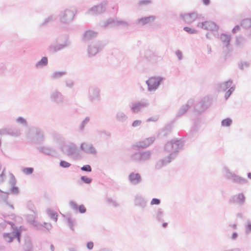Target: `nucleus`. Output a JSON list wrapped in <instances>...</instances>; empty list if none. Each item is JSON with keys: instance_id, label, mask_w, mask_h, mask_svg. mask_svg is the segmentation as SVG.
Returning a JSON list of instances; mask_svg holds the SVG:
<instances>
[{"instance_id": "f257e3e1", "label": "nucleus", "mask_w": 251, "mask_h": 251, "mask_svg": "<svg viewBox=\"0 0 251 251\" xmlns=\"http://www.w3.org/2000/svg\"><path fill=\"white\" fill-rule=\"evenodd\" d=\"M25 137L30 143L33 145L42 144L46 139L45 132L38 126L30 127L25 132Z\"/></svg>"}, {"instance_id": "f03ea898", "label": "nucleus", "mask_w": 251, "mask_h": 251, "mask_svg": "<svg viewBox=\"0 0 251 251\" xmlns=\"http://www.w3.org/2000/svg\"><path fill=\"white\" fill-rule=\"evenodd\" d=\"M184 146V141L181 139L171 140L166 143L164 150L170 153L169 155L174 159L177 155V153Z\"/></svg>"}, {"instance_id": "7ed1b4c3", "label": "nucleus", "mask_w": 251, "mask_h": 251, "mask_svg": "<svg viewBox=\"0 0 251 251\" xmlns=\"http://www.w3.org/2000/svg\"><path fill=\"white\" fill-rule=\"evenodd\" d=\"M61 150L65 155L73 159H77L80 156L76 145L72 142L63 145L61 147Z\"/></svg>"}, {"instance_id": "20e7f679", "label": "nucleus", "mask_w": 251, "mask_h": 251, "mask_svg": "<svg viewBox=\"0 0 251 251\" xmlns=\"http://www.w3.org/2000/svg\"><path fill=\"white\" fill-rule=\"evenodd\" d=\"M76 10L71 8H66L60 12L58 19L62 24H69L72 22L75 15Z\"/></svg>"}, {"instance_id": "39448f33", "label": "nucleus", "mask_w": 251, "mask_h": 251, "mask_svg": "<svg viewBox=\"0 0 251 251\" xmlns=\"http://www.w3.org/2000/svg\"><path fill=\"white\" fill-rule=\"evenodd\" d=\"M211 104L210 99L208 97H204L199 102L195 103L194 112L197 115H201L211 106Z\"/></svg>"}, {"instance_id": "423d86ee", "label": "nucleus", "mask_w": 251, "mask_h": 251, "mask_svg": "<svg viewBox=\"0 0 251 251\" xmlns=\"http://www.w3.org/2000/svg\"><path fill=\"white\" fill-rule=\"evenodd\" d=\"M223 172L225 177L232 181L233 183L239 184H244L248 182V180L247 179L240 176H238L231 172L227 167H224L223 168Z\"/></svg>"}, {"instance_id": "0eeeda50", "label": "nucleus", "mask_w": 251, "mask_h": 251, "mask_svg": "<svg viewBox=\"0 0 251 251\" xmlns=\"http://www.w3.org/2000/svg\"><path fill=\"white\" fill-rule=\"evenodd\" d=\"M164 78L162 76H152L146 81L149 92H155L161 84Z\"/></svg>"}, {"instance_id": "6e6552de", "label": "nucleus", "mask_w": 251, "mask_h": 251, "mask_svg": "<svg viewBox=\"0 0 251 251\" xmlns=\"http://www.w3.org/2000/svg\"><path fill=\"white\" fill-rule=\"evenodd\" d=\"M151 155L152 152L150 151H139L133 154L131 156V159L136 162H144L149 160Z\"/></svg>"}, {"instance_id": "1a4fd4ad", "label": "nucleus", "mask_w": 251, "mask_h": 251, "mask_svg": "<svg viewBox=\"0 0 251 251\" xmlns=\"http://www.w3.org/2000/svg\"><path fill=\"white\" fill-rule=\"evenodd\" d=\"M87 98L91 103H96L100 100V89L95 86L89 87Z\"/></svg>"}, {"instance_id": "9d476101", "label": "nucleus", "mask_w": 251, "mask_h": 251, "mask_svg": "<svg viewBox=\"0 0 251 251\" xmlns=\"http://www.w3.org/2000/svg\"><path fill=\"white\" fill-rule=\"evenodd\" d=\"M104 47V44L101 41L92 42L87 47V52L89 56H94L100 52Z\"/></svg>"}, {"instance_id": "9b49d317", "label": "nucleus", "mask_w": 251, "mask_h": 251, "mask_svg": "<svg viewBox=\"0 0 251 251\" xmlns=\"http://www.w3.org/2000/svg\"><path fill=\"white\" fill-rule=\"evenodd\" d=\"M133 202L135 207L145 209L147 207L148 200L144 195L138 193L134 196Z\"/></svg>"}, {"instance_id": "f8f14e48", "label": "nucleus", "mask_w": 251, "mask_h": 251, "mask_svg": "<svg viewBox=\"0 0 251 251\" xmlns=\"http://www.w3.org/2000/svg\"><path fill=\"white\" fill-rule=\"evenodd\" d=\"M149 102L147 99H143L140 101H136L130 106V109L133 113H138L142 109L147 108L149 106Z\"/></svg>"}, {"instance_id": "ddd939ff", "label": "nucleus", "mask_w": 251, "mask_h": 251, "mask_svg": "<svg viewBox=\"0 0 251 251\" xmlns=\"http://www.w3.org/2000/svg\"><path fill=\"white\" fill-rule=\"evenodd\" d=\"M50 100L55 104L61 105L64 103V97L59 91L54 90L50 94Z\"/></svg>"}, {"instance_id": "4468645a", "label": "nucleus", "mask_w": 251, "mask_h": 251, "mask_svg": "<svg viewBox=\"0 0 251 251\" xmlns=\"http://www.w3.org/2000/svg\"><path fill=\"white\" fill-rule=\"evenodd\" d=\"M112 25L113 27H117L120 25H123L128 27L129 25L127 22L123 20H119L117 19L109 18L102 25L103 27H107L108 25Z\"/></svg>"}, {"instance_id": "2eb2a0df", "label": "nucleus", "mask_w": 251, "mask_h": 251, "mask_svg": "<svg viewBox=\"0 0 251 251\" xmlns=\"http://www.w3.org/2000/svg\"><path fill=\"white\" fill-rule=\"evenodd\" d=\"M105 10V4L102 3L92 7L86 12V14L87 15L94 16L103 13Z\"/></svg>"}, {"instance_id": "dca6fc26", "label": "nucleus", "mask_w": 251, "mask_h": 251, "mask_svg": "<svg viewBox=\"0 0 251 251\" xmlns=\"http://www.w3.org/2000/svg\"><path fill=\"white\" fill-rule=\"evenodd\" d=\"M155 140L154 137H151L146 138L144 140L139 141L135 144L133 145L132 148L134 150H138L140 149H144L152 144Z\"/></svg>"}, {"instance_id": "f3484780", "label": "nucleus", "mask_w": 251, "mask_h": 251, "mask_svg": "<svg viewBox=\"0 0 251 251\" xmlns=\"http://www.w3.org/2000/svg\"><path fill=\"white\" fill-rule=\"evenodd\" d=\"M245 202V197L243 193H239L232 196L229 200V203L231 204H238L240 206L244 204Z\"/></svg>"}, {"instance_id": "a211bd4d", "label": "nucleus", "mask_w": 251, "mask_h": 251, "mask_svg": "<svg viewBox=\"0 0 251 251\" xmlns=\"http://www.w3.org/2000/svg\"><path fill=\"white\" fill-rule=\"evenodd\" d=\"M198 26L207 30L217 31L218 29V26L215 23L211 21L200 23L198 24Z\"/></svg>"}, {"instance_id": "6ab92c4d", "label": "nucleus", "mask_w": 251, "mask_h": 251, "mask_svg": "<svg viewBox=\"0 0 251 251\" xmlns=\"http://www.w3.org/2000/svg\"><path fill=\"white\" fill-rule=\"evenodd\" d=\"M70 44V42L68 39H66L63 44H57L56 45L51 44L49 47V49L50 51L55 52L68 47Z\"/></svg>"}, {"instance_id": "aec40b11", "label": "nucleus", "mask_w": 251, "mask_h": 251, "mask_svg": "<svg viewBox=\"0 0 251 251\" xmlns=\"http://www.w3.org/2000/svg\"><path fill=\"white\" fill-rule=\"evenodd\" d=\"M37 150L40 151V152L46 155L55 156L57 154L56 150L53 148L49 146H39L37 148Z\"/></svg>"}, {"instance_id": "412c9836", "label": "nucleus", "mask_w": 251, "mask_h": 251, "mask_svg": "<svg viewBox=\"0 0 251 251\" xmlns=\"http://www.w3.org/2000/svg\"><path fill=\"white\" fill-rule=\"evenodd\" d=\"M80 150L88 154H96L97 151L92 144L88 143H82L80 146Z\"/></svg>"}, {"instance_id": "4be33fe9", "label": "nucleus", "mask_w": 251, "mask_h": 251, "mask_svg": "<svg viewBox=\"0 0 251 251\" xmlns=\"http://www.w3.org/2000/svg\"><path fill=\"white\" fill-rule=\"evenodd\" d=\"M129 182L134 185H137L142 181V177L138 173L132 172L129 174L128 176Z\"/></svg>"}, {"instance_id": "5701e85b", "label": "nucleus", "mask_w": 251, "mask_h": 251, "mask_svg": "<svg viewBox=\"0 0 251 251\" xmlns=\"http://www.w3.org/2000/svg\"><path fill=\"white\" fill-rule=\"evenodd\" d=\"M173 160H174V159L172 158V157H170V156L169 155L167 157L165 158L158 160L155 165V168L156 170H159L163 168V167H165L166 165H167Z\"/></svg>"}, {"instance_id": "b1692460", "label": "nucleus", "mask_w": 251, "mask_h": 251, "mask_svg": "<svg viewBox=\"0 0 251 251\" xmlns=\"http://www.w3.org/2000/svg\"><path fill=\"white\" fill-rule=\"evenodd\" d=\"M197 13L193 12L187 14H181L180 18L187 24H191L195 21L197 18Z\"/></svg>"}, {"instance_id": "393cba45", "label": "nucleus", "mask_w": 251, "mask_h": 251, "mask_svg": "<svg viewBox=\"0 0 251 251\" xmlns=\"http://www.w3.org/2000/svg\"><path fill=\"white\" fill-rule=\"evenodd\" d=\"M194 103V100L193 99L189 100L187 103L183 104L178 110L176 117H179L183 115L189 109V108Z\"/></svg>"}, {"instance_id": "a878e982", "label": "nucleus", "mask_w": 251, "mask_h": 251, "mask_svg": "<svg viewBox=\"0 0 251 251\" xmlns=\"http://www.w3.org/2000/svg\"><path fill=\"white\" fill-rule=\"evenodd\" d=\"M116 121L120 123H124L128 120V116L127 114L124 111L120 110H118L115 115Z\"/></svg>"}, {"instance_id": "bb28decb", "label": "nucleus", "mask_w": 251, "mask_h": 251, "mask_svg": "<svg viewBox=\"0 0 251 251\" xmlns=\"http://www.w3.org/2000/svg\"><path fill=\"white\" fill-rule=\"evenodd\" d=\"M20 233V230L17 228L13 229V231L10 233H4L3 234V237L5 241L11 243L15 236H18Z\"/></svg>"}, {"instance_id": "cd10ccee", "label": "nucleus", "mask_w": 251, "mask_h": 251, "mask_svg": "<svg viewBox=\"0 0 251 251\" xmlns=\"http://www.w3.org/2000/svg\"><path fill=\"white\" fill-rule=\"evenodd\" d=\"M201 120L200 118H197L194 122L193 126L190 129L189 133V136L193 137L198 132L200 127Z\"/></svg>"}, {"instance_id": "c85d7f7f", "label": "nucleus", "mask_w": 251, "mask_h": 251, "mask_svg": "<svg viewBox=\"0 0 251 251\" xmlns=\"http://www.w3.org/2000/svg\"><path fill=\"white\" fill-rule=\"evenodd\" d=\"M232 83L233 81L231 79H229L223 83H219L218 85L217 89L219 91H226L227 89H229L232 86Z\"/></svg>"}, {"instance_id": "c756f323", "label": "nucleus", "mask_w": 251, "mask_h": 251, "mask_svg": "<svg viewBox=\"0 0 251 251\" xmlns=\"http://www.w3.org/2000/svg\"><path fill=\"white\" fill-rule=\"evenodd\" d=\"M156 17L154 16H150L148 17H142L140 19H138L136 23L138 24H140L141 25H145L146 24H149L152 22H153Z\"/></svg>"}, {"instance_id": "7c9ffc66", "label": "nucleus", "mask_w": 251, "mask_h": 251, "mask_svg": "<svg viewBox=\"0 0 251 251\" xmlns=\"http://www.w3.org/2000/svg\"><path fill=\"white\" fill-rule=\"evenodd\" d=\"M69 204L70 207L75 211H77L78 210L79 213L81 214H83L86 211V209L83 204H81L78 206L77 204L73 201H71L70 202Z\"/></svg>"}, {"instance_id": "2f4dec72", "label": "nucleus", "mask_w": 251, "mask_h": 251, "mask_svg": "<svg viewBox=\"0 0 251 251\" xmlns=\"http://www.w3.org/2000/svg\"><path fill=\"white\" fill-rule=\"evenodd\" d=\"M98 33L95 31L89 30L85 32L83 36V40L84 41H88L95 38Z\"/></svg>"}, {"instance_id": "473e14b6", "label": "nucleus", "mask_w": 251, "mask_h": 251, "mask_svg": "<svg viewBox=\"0 0 251 251\" xmlns=\"http://www.w3.org/2000/svg\"><path fill=\"white\" fill-rule=\"evenodd\" d=\"M153 218L158 222H162L164 221V212L163 210L159 208L154 213L153 216Z\"/></svg>"}, {"instance_id": "72a5a7b5", "label": "nucleus", "mask_w": 251, "mask_h": 251, "mask_svg": "<svg viewBox=\"0 0 251 251\" xmlns=\"http://www.w3.org/2000/svg\"><path fill=\"white\" fill-rule=\"evenodd\" d=\"M172 131V126L168 125L158 131V136L161 137L167 136Z\"/></svg>"}, {"instance_id": "f704fd0d", "label": "nucleus", "mask_w": 251, "mask_h": 251, "mask_svg": "<svg viewBox=\"0 0 251 251\" xmlns=\"http://www.w3.org/2000/svg\"><path fill=\"white\" fill-rule=\"evenodd\" d=\"M220 40L225 45V47L228 48L231 40V36L229 34L222 33L220 35Z\"/></svg>"}, {"instance_id": "c9c22d12", "label": "nucleus", "mask_w": 251, "mask_h": 251, "mask_svg": "<svg viewBox=\"0 0 251 251\" xmlns=\"http://www.w3.org/2000/svg\"><path fill=\"white\" fill-rule=\"evenodd\" d=\"M66 75L67 72L65 71H55L50 75V78L51 80H54L60 79Z\"/></svg>"}, {"instance_id": "e433bc0d", "label": "nucleus", "mask_w": 251, "mask_h": 251, "mask_svg": "<svg viewBox=\"0 0 251 251\" xmlns=\"http://www.w3.org/2000/svg\"><path fill=\"white\" fill-rule=\"evenodd\" d=\"M247 39L241 35L236 37V45L240 48H243L247 43Z\"/></svg>"}, {"instance_id": "4c0bfd02", "label": "nucleus", "mask_w": 251, "mask_h": 251, "mask_svg": "<svg viewBox=\"0 0 251 251\" xmlns=\"http://www.w3.org/2000/svg\"><path fill=\"white\" fill-rule=\"evenodd\" d=\"M31 213L26 215L27 221L31 224L36 226L37 222L35 220L37 217V213L36 211L31 212Z\"/></svg>"}, {"instance_id": "58836bf2", "label": "nucleus", "mask_w": 251, "mask_h": 251, "mask_svg": "<svg viewBox=\"0 0 251 251\" xmlns=\"http://www.w3.org/2000/svg\"><path fill=\"white\" fill-rule=\"evenodd\" d=\"M57 16L54 14H52L45 19L44 21L41 23V26H45L48 24L55 22L57 19Z\"/></svg>"}, {"instance_id": "ea45409f", "label": "nucleus", "mask_w": 251, "mask_h": 251, "mask_svg": "<svg viewBox=\"0 0 251 251\" xmlns=\"http://www.w3.org/2000/svg\"><path fill=\"white\" fill-rule=\"evenodd\" d=\"M21 134V130L18 128L8 127V135L18 137Z\"/></svg>"}, {"instance_id": "a19ab883", "label": "nucleus", "mask_w": 251, "mask_h": 251, "mask_svg": "<svg viewBox=\"0 0 251 251\" xmlns=\"http://www.w3.org/2000/svg\"><path fill=\"white\" fill-rule=\"evenodd\" d=\"M48 64V59L47 57H43L40 61L35 64V67L37 68H43L46 66Z\"/></svg>"}, {"instance_id": "79ce46f5", "label": "nucleus", "mask_w": 251, "mask_h": 251, "mask_svg": "<svg viewBox=\"0 0 251 251\" xmlns=\"http://www.w3.org/2000/svg\"><path fill=\"white\" fill-rule=\"evenodd\" d=\"M66 219L67 221V223L69 226V227L72 230H74V225L75 223V220L73 219L70 214H67L65 216Z\"/></svg>"}, {"instance_id": "37998d69", "label": "nucleus", "mask_w": 251, "mask_h": 251, "mask_svg": "<svg viewBox=\"0 0 251 251\" xmlns=\"http://www.w3.org/2000/svg\"><path fill=\"white\" fill-rule=\"evenodd\" d=\"M90 120V118L88 116H87L85 118V119L82 121L79 126V130L80 132H83L84 130L85 127L88 124Z\"/></svg>"}, {"instance_id": "c03bdc74", "label": "nucleus", "mask_w": 251, "mask_h": 251, "mask_svg": "<svg viewBox=\"0 0 251 251\" xmlns=\"http://www.w3.org/2000/svg\"><path fill=\"white\" fill-rule=\"evenodd\" d=\"M24 250L25 251H32V245L31 241L29 239L25 240L24 245Z\"/></svg>"}, {"instance_id": "a18cd8bd", "label": "nucleus", "mask_w": 251, "mask_h": 251, "mask_svg": "<svg viewBox=\"0 0 251 251\" xmlns=\"http://www.w3.org/2000/svg\"><path fill=\"white\" fill-rule=\"evenodd\" d=\"M241 26L245 28H251V18L245 19L242 20Z\"/></svg>"}, {"instance_id": "49530a36", "label": "nucleus", "mask_w": 251, "mask_h": 251, "mask_svg": "<svg viewBox=\"0 0 251 251\" xmlns=\"http://www.w3.org/2000/svg\"><path fill=\"white\" fill-rule=\"evenodd\" d=\"M16 122L22 126H23L26 127L28 125V123L25 119L23 118V117H18L16 119Z\"/></svg>"}, {"instance_id": "de8ad7c7", "label": "nucleus", "mask_w": 251, "mask_h": 251, "mask_svg": "<svg viewBox=\"0 0 251 251\" xmlns=\"http://www.w3.org/2000/svg\"><path fill=\"white\" fill-rule=\"evenodd\" d=\"M47 213L48 216L53 220H54L55 222H56L57 220V214L56 212H54V211L49 209L47 210Z\"/></svg>"}, {"instance_id": "09e8293b", "label": "nucleus", "mask_w": 251, "mask_h": 251, "mask_svg": "<svg viewBox=\"0 0 251 251\" xmlns=\"http://www.w3.org/2000/svg\"><path fill=\"white\" fill-rule=\"evenodd\" d=\"M145 57L148 60L151 61L153 60V57H155V55L151 50H147L145 53Z\"/></svg>"}, {"instance_id": "8fccbe9b", "label": "nucleus", "mask_w": 251, "mask_h": 251, "mask_svg": "<svg viewBox=\"0 0 251 251\" xmlns=\"http://www.w3.org/2000/svg\"><path fill=\"white\" fill-rule=\"evenodd\" d=\"M65 86L67 88H68L69 89H73L74 85H75V82L72 80L71 79L67 78L65 79L64 80Z\"/></svg>"}, {"instance_id": "3c124183", "label": "nucleus", "mask_w": 251, "mask_h": 251, "mask_svg": "<svg viewBox=\"0 0 251 251\" xmlns=\"http://www.w3.org/2000/svg\"><path fill=\"white\" fill-rule=\"evenodd\" d=\"M245 232L247 234H250L251 233V221L248 220L245 226Z\"/></svg>"}, {"instance_id": "603ef678", "label": "nucleus", "mask_w": 251, "mask_h": 251, "mask_svg": "<svg viewBox=\"0 0 251 251\" xmlns=\"http://www.w3.org/2000/svg\"><path fill=\"white\" fill-rule=\"evenodd\" d=\"M232 123V120L229 118L223 120L221 122V125L223 126L228 127L230 126Z\"/></svg>"}, {"instance_id": "864d4df0", "label": "nucleus", "mask_w": 251, "mask_h": 251, "mask_svg": "<svg viewBox=\"0 0 251 251\" xmlns=\"http://www.w3.org/2000/svg\"><path fill=\"white\" fill-rule=\"evenodd\" d=\"M22 172L26 175H31L34 172V168L32 167H25L22 169Z\"/></svg>"}, {"instance_id": "5fc2aeb1", "label": "nucleus", "mask_w": 251, "mask_h": 251, "mask_svg": "<svg viewBox=\"0 0 251 251\" xmlns=\"http://www.w3.org/2000/svg\"><path fill=\"white\" fill-rule=\"evenodd\" d=\"M235 86L234 85L231 86L225 93V98L226 100L234 91Z\"/></svg>"}, {"instance_id": "6e6d98bb", "label": "nucleus", "mask_w": 251, "mask_h": 251, "mask_svg": "<svg viewBox=\"0 0 251 251\" xmlns=\"http://www.w3.org/2000/svg\"><path fill=\"white\" fill-rule=\"evenodd\" d=\"M239 68L243 70L244 68H247L250 66V63L247 61H241L238 64Z\"/></svg>"}, {"instance_id": "4d7b16f0", "label": "nucleus", "mask_w": 251, "mask_h": 251, "mask_svg": "<svg viewBox=\"0 0 251 251\" xmlns=\"http://www.w3.org/2000/svg\"><path fill=\"white\" fill-rule=\"evenodd\" d=\"M183 30L190 34H197L198 32L196 29L187 26L184 27Z\"/></svg>"}, {"instance_id": "13d9d810", "label": "nucleus", "mask_w": 251, "mask_h": 251, "mask_svg": "<svg viewBox=\"0 0 251 251\" xmlns=\"http://www.w3.org/2000/svg\"><path fill=\"white\" fill-rule=\"evenodd\" d=\"M81 180L85 184H90L92 181V179L91 178L88 177L87 176H83L80 177Z\"/></svg>"}, {"instance_id": "bf43d9fd", "label": "nucleus", "mask_w": 251, "mask_h": 251, "mask_svg": "<svg viewBox=\"0 0 251 251\" xmlns=\"http://www.w3.org/2000/svg\"><path fill=\"white\" fill-rule=\"evenodd\" d=\"M59 165L63 168H67L71 166V164L64 160H61L59 162Z\"/></svg>"}, {"instance_id": "052dcab7", "label": "nucleus", "mask_w": 251, "mask_h": 251, "mask_svg": "<svg viewBox=\"0 0 251 251\" xmlns=\"http://www.w3.org/2000/svg\"><path fill=\"white\" fill-rule=\"evenodd\" d=\"M80 170L82 171L86 172H91L92 171V168L89 165H83L82 167H81Z\"/></svg>"}, {"instance_id": "680f3d73", "label": "nucleus", "mask_w": 251, "mask_h": 251, "mask_svg": "<svg viewBox=\"0 0 251 251\" xmlns=\"http://www.w3.org/2000/svg\"><path fill=\"white\" fill-rule=\"evenodd\" d=\"M0 197L3 200V201L8 204L7 200H8V193L3 192L1 190H0Z\"/></svg>"}, {"instance_id": "e2e57ef3", "label": "nucleus", "mask_w": 251, "mask_h": 251, "mask_svg": "<svg viewBox=\"0 0 251 251\" xmlns=\"http://www.w3.org/2000/svg\"><path fill=\"white\" fill-rule=\"evenodd\" d=\"M27 208L31 211V212L36 211L35 210V207L33 203L31 201H28L26 203Z\"/></svg>"}, {"instance_id": "0e129e2a", "label": "nucleus", "mask_w": 251, "mask_h": 251, "mask_svg": "<svg viewBox=\"0 0 251 251\" xmlns=\"http://www.w3.org/2000/svg\"><path fill=\"white\" fill-rule=\"evenodd\" d=\"M161 203V201L160 199L157 198H153L151 201V205H159Z\"/></svg>"}, {"instance_id": "69168bd1", "label": "nucleus", "mask_w": 251, "mask_h": 251, "mask_svg": "<svg viewBox=\"0 0 251 251\" xmlns=\"http://www.w3.org/2000/svg\"><path fill=\"white\" fill-rule=\"evenodd\" d=\"M10 191L13 194H17L19 193V188L15 185L11 186Z\"/></svg>"}, {"instance_id": "338daca9", "label": "nucleus", "mask_w": 251, "mask_h": 251, "mask_svg": "<svg viewBox=\"0 0 251 251\" xmlns=\"http://www.w3.org/2000/svg\"><path fill=\"white\" fill-rule=\"evenodd\" d=\"M16 182V180L15 179V176H14V175L13 174H11V177H10V180H9V184H10V185L11 186H13V185H15Z\"/></svg>"}, {"instance_id": "774afa93", "label": "nucleus", "mask_w": 251, "mask_h": 251, "mask_svg": "<svg viewBox=\"0 0 251 251\" xmlns=\"http://www.w3.org/2000/svg\"><path fill=\"white\" fill-rule=\"evenodd\" d=\"M141 124H142V121L141 120H135L133 122V123L132 124V126L133 127H137V126H140Z\"/></svg>"}]
</instances>
